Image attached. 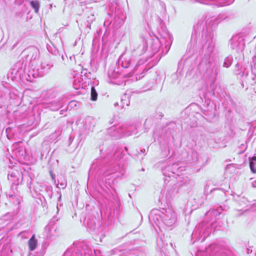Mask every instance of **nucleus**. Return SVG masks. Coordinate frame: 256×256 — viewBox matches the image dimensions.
Here are the masks:
<instances>
[{
    "instance_id": "3",
    "label": "nucleus",
    "mask_w": 256,
    "mask_h": 256,
    "mask_svg": "<svg viewBox=\"0 0 256 256\" xmlns=\"http://www.w3.org/2000/svg\"><path fill=\"white\" fill-rule=\"evenodd\" d=\"M97 92L96 90L94 87H92L91 88V92H90V99L92 101L96 100L97 99Z\"/></svg>"
},
{
    "instance_id": "1",
    "label": "nucleus",
    "mask_w": 256,
    "mask_h": 256,
    "mask_svg": "<svg viewBox=\"0 0 256 256\" xmlns=\"http://www.w3.org/2000/svg\"><path fill=\"white\" fill-rule=\"evenodd\" d=\"M29 250L31 251L34 250L38 246V240L36 238L34 234L32 235L31 238L28 240Z\"/></svg>"
},
{
    "instance_id": "2",
    "label": "nucleus",
    "mask_w": 256,
    "mask_h": 256,
    "mask_svg": "<svg viewBox=\"0 0 256 256\" xmlns=\"http://www.w3.org/2000/svg\"><path fill=\"white\" fill-rule=\"evenodd\" d=\"M250 161V167L251 171L254 173H256V168H254V165L256 164V156H253L248 158Z\"/></svg>"
},
{
    "instance_id": "4",
    "label": "nucleus",
    "mask_w": 256,
    "mask_h": 256,
    "mask_svg": "<svg viewBox=\"0 0 256 256\" xmlns=\"http://www.w3.org/2000/svg\"><path fill=\"white\" fill-rule=\"evenodd\" d=\"M31 6L34 10L36 13L38 12L39 10V4L38 1H32L30 2Z\"/></svg>"
}]
</instances>
